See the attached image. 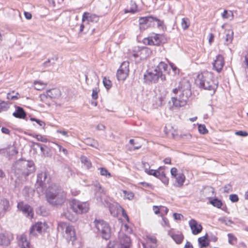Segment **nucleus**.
<instances>
[{
    "label": "nucleus",
    "instance_id": "nucleus-1",
    "mask_svg": "<svg viewBox=\"0 0 248 248\" xmlns=\"http://www.w3.org/2000/svg\"><path fill=\"white\" fill-rule=\"evenodd\" d=\"M45 193L47 201L54 205L62 204L66 199V193L55 183L49 185L45 190Z\"/></svg>",
    "mask_w": 248,
    "mask_h": 248
},
{
    "label": "nucleus",
    "instance_id": "nucleus-2",
    "mask_svg": "<svg viewBox=\"0 0 248 248\" xmlns=\"http://www.w3.org/2000/svg\"><path fill=\"white\" fill-rule=\"evenodd\" d=\"M168 65L164 62H160L152 71L147 70L144 75V82L146 83H156L160 78L162 81L166 80L165 73H168Z\"/></svg>",
    "mask_w": 248,
    "mask_h": 248
},
{
    "label": "nucleus",
    "instance_id": "nucleus-3",
    "mask_svg": "<svg viewBox=\"0 0 248 248\" xmlns=\"http://www.w3.org/2000/svg\"><path fill=\"white\" fill-rule=\"evenodd\" d=\"M195 82L200 88L212 91L213 93L218 86V83L215 80L213 74L208 71L198 75Z\"/></svg>",
    "mask_w": 248,
    "mask_h": 248
},
{
    "label": "nucleus",
    "instance_id": "nucleus-4",
    "mask_svg": "<svg viewBox=\"0 0 248 248\" xmlns=\"http://www.w3.org/2000/svg\"><path fill=\"white\" fill-rule=\"evenodd\" d=\"M182 85H183L184 87H182L181 89H180L181 92L179 96L171 97L173 106L177 108L185 106L186 104L188 96L191 94L189 82L187 80H184Z\"/></svg>",
    "mask_w": 248,
    "mask_h": 248
},
{
    "label": "nucleus",
    "instance_id": "nucleus-5",
    "mask_svg": "<svg viewBox=\"0 0 248 248\" xmlns=\"http://www.w3.org/2000/svg\"><path fill=\"white\" fill-rule=\"evenodd\" d=\"M50 178L47 171H41L37 174L36 190L39 195H43L45 190L51 185Z\"/></svg>",
    "mask_w": 248,
    "mask_h": 248
},
{
    "label": "nucleus",
    "instance_id": "nucleus-6",
    "mask_svg": "<svg viewBox=\"0 0 248 248\" xmlns=\"http://www.w3.org/2000/svg\"><path fill=\"white\" fill-rule=\"evenodd\" d=\"M57 230L62 233L65 232V237L69 240L74 241L76 239L74 227L69 223L61 222L58 224Z\"/></svg>",
    "mask_w": 248,
    "mask_h": 248
},
{
    "label": "nucleus",
    "instance_id": "nucleus-7",
    "mask_svg": "<svg viewBox=\"0 0 248 248\" xmlns=\"http://www.w3.org/2000/svg\"><path fill=\"white\" fill-rule=\"evenodd\" d=\"M155 23H156L157 26L158 28H162L163 21L156 17L153 16H148L141 17L139 19V23L141 29H145L149 27L155 26Z\"/></svg>",
    "mask_w": 248,
    "mask_h": 248
},
{
    "label": "nucleus",
    "instance_id": "nucleus-8",
    "mask_svg": "<svg viewBox=\"0 0 248 248\" xmlns=\"http://www.w3.org/2000/svg\"><path fill=\"white\" fill-rule=\"evenodd\" d=\"M131 239L129 237L123 233H120L119 235V242H110L108 248H131Z\"/></svg>",
    "mask_w": 248,
    "mask_h": 248
},
{
    "label": "nucleus",
    "instance_id": "nucleus-9",
    "mask_svg": "<svg viewBox=\"0 0 248 248\" xmlns=\"http://www.w3.org/2000/svg\"><path fill=\"white\" fill-rule=\"evenodd\" d=\"M94 223L98 232L101 235L102 237L106 240L108 239L111 234V230L108 224L100 219H95Z\"/></svg>",
    "mask_w": 248,
    "mask_h": 248
},
{
    "label": "nucleus",
    "instance_id": "nucleus-10",
    "mask_svg": "<svg viewBox=\"0 0 248 248\" xmlns=\"http://www.w3.org/2000/svg\"><path fill=\"white\" fill-rule=\"evenodd\" d=\"M70 207L74 212L78 214L86 213L89 209L88 202H81L76 199L72 200L70 202Z\"/></svg>",
    "mask_w": 248,
    "mask_h": 248
},
{
    "label": "nucleus",
    "instance_id": "nucleus-11",
    "mask_svg": "<svg viewBox=\"0 0 248 248\" xmlns=\"http://www.w3.org/2000/svg\"><path fill=\"white\" fill-rule=\"evenodd\" d=\"M48 228L47 224L46 222H38L32 226L30 233L31 235L35 236L38 233H42L45 232Z\"/></svg>",
    "mask_w": 248,
    "mask_h": 248
},
{
    "label": "nucleus",
    "instance_id": "nucleus-12",
    "mask_svg": "<svg viewBox=\"0 0 248 248\" xmlns=\"http://www.w3.org/2000/svg\"><path fill=\"white\" fill-rule=\"evenodd\" d=\"M128 66V62H124L122 63L117 73V77L119 80H124L126 78L129 73Z\"/></svg>",
    "mask_w": 248,
    "mask_h": 248
},
{
    "label": "nucleus",
    "instance_id": "nucleus-13",
    "mask_svg": "<svg viewBox=\"0 0 248 248\" xmlns=\"http://www.w3.org/2000/svg\"><path fill=\"white\" fill-rule=\"evenodd\" d=\"M163 38L162 35L155 34L154 36L144 38L143 42L145 45L159 46L162 42Z\"/></svg>",
    "mask_w": 248,
    "mask_h": 248
},
{
    "label": "nucleus",
    "instance_id": "nucleus-14",
    "mask_svg": "<svg viewBox=\"0 0 248 248\" xmlns=\"http://www.w3.org/2000/svg\"><path fill=\"white\" fill-rule=\"evenodd\" d=\"M17 208L27 217L30 218L33 217V212L32 208L30 205L24 203L23 202H20L17 204Z\"/></svg>",
    "mask_w": 248,
    "mask_h": 248
},
{
    "label": "nucleus",
    "instance_id": "nucleus-15",
    "mask_svg": "<svg viewBox=\"0 0 248 248\" xmlns=\"http://www.w3.org/2000/svg\"><path fill=\"white\" fill-rule=\"evenodd\" d=\"M188 224L193 234H198L202 232V227L196 220L191 219L189 221Z\"/></svg>",
    "mask_w": 248,
    "mask_h": 248
},
{
    "label": "nucleus",
    "instance_id": "nucleus-16",
    "mask_svg": "<svg viewBox=\"0 0 248 248\" xmlns=\"http://www.w3.org/2000/svg\"><path fill=\"white\" fill-rule=\"evenodd\" d=\"M172 176L175 179L176 186L180 187L183 186L185 180V176L181 171H170Z\"/></svg>",
    "mask_w": 248,
    "mask_h": 248
},
{
    "label": "nucleus",
    "instance_id": "nucleus-17",
    "mask_svg": "<svg viewBox=\"0 0 248 248\" xmlns=\"http://www.w3.org/2000/svg\"><path fill=\"white\" fill-rule=\"evenodd\" d=\"M224 65V58L222 56L218 55L217 56L216 59L213 63L214 68L217 72H220Z\"/></svg>",
    "mask_w": 248,
    "mask_h": 248
},
{
    "label": "nucleus",
    "instance_id": "nucleus-18",
    "mask_svg": "<svg viewBox=\"0 0 248 248\" xmlns=\"http://www.w3.org/2000/svg\"><path fill=\"white\" fill-rule=\"evenodd\" d=\"M149 175H152L159 178L165 185L169 183V179L164 171H147Z\"/></svg>",
    "mask_w": 248,
    "mask_h": 248
},
{
    "label": "nucleus",
    "instance_id": "nucleus-19",
    "mask_svg": "<svg viewBox=\"0 0 248 248\" xmlns=\"http://www.w3.org/2000/svg\"><path fill=\"white\" fill-rule=\"evenodd\" d=\"M168 234L178 244H181L184 239V236L181 232H175L170 230L168 232Z\"/></svg>",
    "mask_w": 248,
    "mask_h": 248
},
{
    "label": "nucleus",
    "instance_id": "nucleus-20",
    "mask_svg": "<svg viewBox=\"0 0 248 248\" xmlns=\"http://www.w3.org/2000/svg\"><path fill=\"white\" fill-rule=\"evenodd\" d=\"M35 145L40 148L43 156L50 157L51 156V150L47 146L40 143H35Z\"/></svg>",
    "mask_w": 248,
    "mask_h": 248
},
{
    "label": "nucleus",
    "instance_id": "nucleus-21",
    "mask_svg": "<svg viewBox=\"0 0 248 248\" xmlns=\"http://www.w3.org/2000/svg\"><path fill=\"white\" fill-rule=\"evenodd\" d=\"M9 207V202L5 199L0 201V218L3 217Z\"/></svg>",
    "mask_w": 248,
    "mask_h": 248
},
{
    "label": "nucleus",
    "instance_id": "nucleus-22",
    "mask_svg": "<svg viewBox=\"0 0 248 248\" xmlns=\"http://www.w3.org/2000/svg\"><path fill=\"white\" fill-rule=\"evenodd\" d=\"M19 246L20 248H31L30 243L28 241L26 235L22 234L19 240Z\"/></svg>",
    "mask_w": 248,
    "mask_h": 248
},
{
    "label": "nucleus",
    "instance_id": "nucleus-23",
    "mask_svg": "<svg viewBox=\"0 0 248 248\" xmlns=\"http://www.w3.org/2000/svg\"><path fill=\"white\" fill-rule=\"evenodd\" d=\"M46 93L51 99L57 98L59 97L61 95V92L59 89L53 88L46 91Z\"/></svg>",
    "mask_w": 248,
    "mask_h": 248
},
{
    "label": "nucleus",
    "instance_id": "nucleus-24",
    "mask_svg": "<svg viewBox=\"0 0 248 248\" xmlns=\"http://www.w3.org/2000/svg\"><path fill=\"white\" fill-rule=\"evenodd\" d=\"M99 17L95 15H90L89 13H84L82 16V21L87 20L89 22H97Z\"/></svg>",
    "mask_w": 248,
    "mask_h": 248
},
{
    "label": "nucleus",
    "instance_id": "nucleus-25",
    "mask_svg": "<svg viewBox=\"0 0 248 248\" xmlns=\"http://www.w3.org/2000/svg\"><path fill=\"white\" fill-rule=\"evenodd\" d=\"M26 115L23 108L20 107H16V111L13 113V115L15 117L19 119H24Z\"/></svg>",
    "mask_w": 248,
    "mask_h": 248
},
{
    "label": "nucleus",
    "instance_id": "nucleus-26",
    "mask_svg": "<svg viewBox=\"0 0 248 248\" xmlns=\"http://www.w3.org/2000/svg\"><path fill=\"white\" fill-rule=\"evenodd\" d=\"M10 243V238L6 232L0 233V245L8 246Z\"/></svg>",
    "mask_w": 248,
    "mask_h": 248
},
{
    "label": "nucleus",
    "instance_id": "nucleus-27",
    "mask_svg": "<svg viewBox=\"0 0 248 248\" xmlns=\"http://www.w3.org/2000/svg\"><path fill=\"white\" fill-rule=\"evenodd\" d=\"M203 194L207 198H211L214 195V189L211 186H206L203 190Z\"/></svg>",
    "mask_w": 248,
    "mask_h": 248
},
{
    "label": "nucleus",
    "instance_id": "nucleus-28",
    "mask_svg": "<svg viewBox=\"0 0 248 248\" xmlns=\"http://www.w3.org/2000/svg\"><path fill=\"white\" fill-rule=\"evenodd\" d=\"M40 100L42 102L45 103L46 105H47L48 106H50L51 102L52 99L50 97L48 96L47 95V93H43L40 95Z\"/></svg>",
    "mask_w": 248,
    "mask_h": 248
},
{
    "label": "nucleus",
    "instance_id": "nucleus-29",
    "mask_svg": "<svg viewBox=\"0 0 248 248\" xmlns=\"http://www.w3.org/2000/svg\"><path fill=\"white\" fill-rule=\"evenodd\" d=\"M137 11V5L135 1H131L130 3V7H127L126 9L125 10V13H134Z\"/></svg>",
    "mask_w": 248,
    "mask_h": 248
},
{
    "label": "nucleus",
    "instance_id": "nucleus-30",
    "mask_svg": "<svg viewBox=\"0 0 248 248\" xmlns=\"http://www.w3.org/2000/svg\"><path fill=\"white\" fill-rule=\"evenodd\" d=\"M233 32L232 31H228L225 34V44L228 45L232 43L233 39Z\"/></svg>",
    "mask_w": 248,
    "mask_h": 248
},
{
    "label": "nucleus",
    "instance_id": "nucleus-31",
    "mask_svg": "<svg viewBox=\"0 0 248 248\" xmlns=\"http://www.w3.org/2000/svg\"><path fill=\"white\" fill-rule=\"evenodd\" d=\"M150 52V50L148 49L147 47H144L142 48L140 51H139L137 53H134L133 56L135 57H140V59H143L144 57L143 56V55L146 53H149Z\"/></svg>",
    "mask_w": 248,
    "mask_h": 248
},
{
    "label": "nucleus",
    "instance_id": "nucleus-32",
    "mask_svg": "<svg viewBox=\"0 0 248 248\" xmlns=\"http://www.w3.org/2000/svg\"><path fill=\"white\" fill-rule=\"evenodd\" d=\"M156 239L155 236H147V243H146V247L148 248L150 246V244H153V248L155 247H156Z\"/></svg>",
    "mask_w": 248,
    "mask_h": 248
},
{
    "label": "nucleus",
    "instance_id": "nucleus-33",
    "mask_svg": "<svg viewBox=\"0 0 248 248\" xmlns=\"http://www.w3.org/2000/svg\"><path fill=\"white\" fill-rule=\"evenodd\" d=\"M81 161L84 166H86V169L88 170L91 166V162L89 159L85 156H81L80 158Z\"/></svg>",
    "mask_w": 248,
    "mask_h": 248
},
{
    "label": "nucleus",
    "instance_id": "nucleus-34",
    "mask_svg": "<svg viewBox=\"0 0 248 248\" xmlns=\"http://www.w3.org/2000/svg\"><path fill=\"white\" fill-rule=\"evenodd\" d=\"M33 84L34 86V89L37 90H43L46 86V84L38 81H34Z\"/></svg>",
    "mask_w": 248,
    "mask_h": 248
},
{
    "label": "nucleus",
    "instance_id": "nucleus-35",
    "mask_svg": "<svg viewBox=\"0 0 248 248\" xmlns=\"http://www.w3.org/2000/svg\"><path fill=\"white\" fill-rule=\"evenodd\" d=\"M122 192L124 194V199L132 200L133 199L134 194L132 192L125 190H122Z\"/></svg>",
    "mask_w": 248,
    "mask_h": 248
},
{
    "label": "nucleus",
    "instance_id": "nucleus-36",
    "mask_svg": "<svg viewBox=\"0 0 248 248\" xmlns=\"http://www.w3.org/2000/svg\"><path fill=\"white\" fill-rule=\"evenodd\" d=\"M198 242L201 247H206L209 245V243L207 241L206 236L199 238Z\"/></svg>",
    "mask_w": 248,
    "mask_h": 248
},
{
    "label": "nucleus",
    "instance_id": "nucleus-37",
    "mask_svg": "<svg viewBox=\"0 0 248 248\" xmlns=\"http://www.w3.org/2000/svg\"><path fill=\"white\" fill-rule=\"evenodd\" d=\"M190 26L189 20L187 18H183L182 19L181 26L184 30H186Z\"/></svg>",
    "mask_w": 248,
    "mask_h": 248
},
{
    "label": "nucleus",
    "instance_id": "nucleus-38",
    "mask_svg": "<svg viewBox=\"0 0 248 248\" xmlns=\"http://www.w3.org/2000/svg\"><path fill=\"white\" fill-rule=\"evenodd\" d=\"M20 163L24 167H27L30 169L32 168L33 170H34V163L31 161H20L18 162V163Z\"/></svg>",
    "mask_w": 248,
    "mask_h": 248
},
{
    "label": "nucleus",
    "instance_id": "nucleus-39",
    "mask_svg": "<svg viewBox=\"0 0 248 248\" xmlns=\"http://www.w3.org/2000/svg\"><path fill=\"white\" fill-rule=\"evenodd\" d=\"M9 108V106L8 103L0 101V112L6 111Z\"/></svg>",
    "mask_w": 248,
    "mask_h": 248
},
{
    "label": "nucleus",
    "instance_id": "nucleus-40",
    "mask_svg": "<svg viewBox=\"0 0 248 248\" xmlns=\"http://www.w3.org/2000/svg\"><path fill=\"white\" fill-rule=\"evenodd\" d=\"M211 204H212L214 206L216 207L217 208H220L222 205V202L221 201L218 200L217 199H215L210 201Z\"/></svg>",
    "mask_w": 248,
    "mask_h": 248
},
{
    "label": "nucleus",
    "instance_id": "nucleus-41",
    "mask_svg": "<svg viewBox=\"0 0 248 248\" xmlns=\"http://www.w3.org/2000/svg\"><path fill=\"white\" fill-rule=\"evenodd\" d=\"M103 83L104 86L107 89H109L111 87V82L108 79H107L106 77H104L103 80Z\"/></svg>",
    "mask_w": 248,
    "mask_h": 248
},
{
    "label": "nucleus",
    "instance_id": "nucleus-42",
    "mask_svg": "<svg viewBox=\"0 0 248 248\" xmlns=\"http://www.w3.org/2000/svg\"><path fill=\"white\" fill-rule=\"evenodd\" d=\"M229 243L231 245H234L236 243V237L231 233L228 234Z\"/></svg>",
    "mask_w": 248,
    "mask_h": 248
},
{
    "label": "nucleus",
    "instance_id": "nucleus-43",
    "mask_svg": "<svg viewBox=\"0 0 248 248\" xmlns=\"http://www.w3.org/2000/svg\"><path fill=\"white\" fill-rule=\"evenodd\" d=\"M198 130L199 132L202 134H206L208 132V130L204 124H199L198 126Z\"/></svg>",
    "mask_w": 248,
    "mask_h": 248
},
{
    "label": "nucleus",
    "instance_id": "nucleus-44",
    "mask_svg": "<svg viewBox=\"0 0 248 248\" xmlns=\"http://www.w3.org/2000/svg\"><path fill=\"white\" fill-rule=\"evenodd\" d=\"M14 93V92L13 91L12 93H8L7 94V98L8 100H17L19 98V97L18 96H14V95H13V93Z\"/></svg>",
    "mask_w": 248,
    "mask_h": 248
},
{
    "label": "nucleus",
    "instance_id": "nucleus-45",
    "mask_svg": "<svg viewBox=\"0 0 248 248\" xmlns=\"http://www.w3.org/2000/svg\"><path fill=\"white\" fill-rule=\"evenodd\" d=\"M219 220L226 225H230L232 223V221L226 218H221Z\"/></svg>",
    "mask_w": 248,
    "mask_h": 248
},
{
    "label": "nucleus",
    "instance_id": "nucleus-46",
    "mask_svg": "<svg viewBox=\"0 0 248 248\" xmlns=\"http://www.w3.org/2000/svg\"><path fill=\"white\" fill-rule=\"evenodd\" d=\"M31 121H35L41 126L44 127L45 126V125H46V124H45L44 122H43L42 121H41V120H40L39 119H36L35 118H31Z\"/></svg>",
    "mask_w": 248,
    "mask_h": 248
},
{
    "label": "nucleus",
    "instance_id": "nucleus-47",
    "mask_svg": "<svg viewBox=\"0 0 248 248\" xmlns=\"http://www.w3.org/2000/svg\"><path fill=\"white\" fill-rule=\"evenodd\" d=\"M224 192L225 193H229L232 191V186L231 185L228 184L224 186Z\"/></svg>",
    "mask_w": 248,
    "mask_h": 248
},
{
    "label": "nucleus",
    "instance_id": "nucleus-48",
    "mask_svg": "<svg viewBox=\"0 0 248 248\" xmlns=\"http://www.w3.org/2000/svg\"><path fill=\"white\" fill-rule=\"evenodd\" d=\"M183 81H182L180 82V84H179V86L178 87V88H176L175 89H173L172 90V92L175 93V94H177L178 93H180V92H181V91L180 90V89H181V88L182 87H184V85H182V82Z\"/></svg>",
    "mask_w": 248,
    "mask_h": 248
},
{
    "label": "nucleus",
    "instance_id": "nucleus-49",
    "mask_svg": "<svg viewBox=\"0 0 248 248\" xmlns=\"http://www.w3.org/2000/svg\"><path fill=\"white\" fill-rule=\"evenodd\" d=\"M230 200L233 202H237L239 199L237 195L231 194L230 195Z\"/></svg>",
    "mask_w": 248,
    "mask_h": 248
},
{
    "label": "nucleus",
    "instance_id": "nucleus-50",
    "mask_svg": "<svg viewBox=\"0 0 248 248\" xmlns=\"http://www.w3.org/2000/svg\"><path fill=\"white\" fill-rule=\"evenodd\" d=\"M143 167L144 168V170H157L154 169H150V167L149 164L146 162L142 163Z\"/></svg>",
    "mask_w": 248,
    "mask_h": 248
},
{
    "label": "nucleus",
    "instance_id": "nucleus-51",
    "mask_svg": "<svg viewBox=\"0 0 248 248\" xmlns=\"http://www.w3.org/2000/svg\"><path fill=\"white\" fill-rule=\"evenodd\" d=\"M235 134L238 136L246 137L248 135V133L246 131H238L235 132Z\"/></svg>",
    "mask_w": 248,
    "mask_h": 248
},
{
    "label": "nucleus",
    "instance_id": "nucleus-52",
    "mask_svg": "<svg viewBox=\"0 0 248 248\" xmlns=\"http://www.w3.org/2000/svg\"><path fill=\"white\" fill-rule=\"evenodd\" d=\"M9 153L10 155H16L18 152L15 147H13L11 150H9Z\"/></svg>",
    "mask_w": 248,
    "mask_h": 248
},
{
    "label": "nucleus",
    "instance_id": "nucleus-53",
    "mask_svg": "<svg viewBox=\"0 0 248 248\" xmlns=\"http://www.w3.org/2000/svg\"><path fill=\"white\" fill-rule=\"evenodd\" d=\"M173 216L175 220H181L183 217V216L182 214L178 213H174Z\"/></svg>",
    "mask_w": 248,
    "mask_h": 248
},
{
    "label": "nucleus",
    "instance_id": "nucleus-54",
    "mask_svg": "<svg viewBox=\"0 0 248 248\" xmlns=\"http://www.w3.org/2000/svg\"><path fill=\"white\" fill-rule=\"evenodd\" d=\"M92 97L94 99H96L98 98V92L97 91V89H93Z\"/></svg>",
    "mask_w": 248,
    "mask_h": 248
},
{
    "label": "nucleus",
    "instance_id": "nucleus-55",
    "mask_svg": "<svg viewBox=\"0 0 248 248\" xmlns=\"http://www.w3.org/2000/svg\"><path fill=\"white\" fill-rule=\"evenodd\" d=\"M162 225L163 226H169V222L168 219L166 217H163L162 218Z\"/></svg>",
    "mask_w": 248,
    "mask_h": 248
},
{
    "label": "nucleus",
    "instance_id": "nucleus-56",
    "mask_svg": "<svg viewBox=\"0 0 248 248\" xmlns=\"http://www.w3.org/2000/svg\"><path fill=\"white\" fill-rule=\"evenodd\" d=\"M87 144L94 147H96V145H97L96 141L94 140H92V142H90V140H87Z\"/></svg>",
    "mask_w": 248,
    "mask_h": 248
},
{
    "label": "nucleus",
    "instance_id": "nucleus-57",
    "mask_svg": "<svg viewBox=\"0 0 248 248\" xmlns=\"http://www.w3.org/2000/svg\"><path fill=\"white\" fill-rule=\"evenodd\" d=\"M170 65H171V68H172V70L173 71V72H174V73L175 74H179V70L177 68V67L176 66H175L174 64H170Z\"/></svg>",
    "mask_w": 248,
    "mask_h": 248
},
{
    "label": "nucleus",
    "instance_id": "nucleus-58",
    "mask_svg": "<svg viewBox=\"0 0 248 248\" xmlns=\"http://www.w3.org/2000/svg\"><path fill=\"white\" fill-rule=\"evenodd\" d=\"M100 174L101 175L105 176L108 178H109L111 176L108 171H100Z\"/></svg>",
    "mask_w": 248,
    "mask_h": 248
},
{
    "label": "nucleus",
    "instance_id": "nucleus-59",
    "mask_svg": "<svg viewBox=\"0 0 248 248\" xmlns=\"http://www.w3.org/2000/svg\"><path fill=\"white\" fill-rule=\"evenodd\" d=\"M59 150L60 152H62L63 154H65V155H67L68 154L67 150L66 149L62 147V146H59Z\"/></svg>",
    "mask_w": 248,
    "mask_h": 248
},
{
    "label": "nucleus",
    "instance_id": "nucleus-60",
    "mask_svg": "<svg viewBox=\"0 0 248 248\" xmlns=\"http://www.w3.org/2000/svg\"><path fill=\"white\" fill-rule=\"evenodd\" d=\"M37 139L39 141H41L42 142H46L47 140L46 138H43L41 135H37Z\"/></svg>",
    "mask_w": 248,
    "mask_h": 248
},
{
    "label": "nucleus",
    "instance_id": "nucleus-61",
    "mask_svg": "<svg viewBox=\"0 0 248 248\" xmlns=\"http://www.w3.org/2000/svg\"><path fill=\"white\" fill-rule=\"evenodd\" d=\"M24 16L26 19H31L32 17V15L30 13L24 12Z\"/></svg>",
    "mask_w": 248,
    "mask_h": 248
},
{
    "label": "nucleus",
    "instance_id": "nucleus-62",
    "mask_svg": "<svg viewBox=\"0 0 248 248\" xmlns=\"http://www.w3.org/2000/svg\"><path fill=\"white\" fill-rule=\"evenodd\" d=\"M94 186L95 187V190H96V191H97V190L100 191L101 190V186H100V184L96 182L94 184Z\"/></svg>",
    "mask_w": 248,
    "mask_h": 248
},
{
    "label": "nucleus",
    "instance_id": "nucleus-63",
    "mask_svg": "<svg viewBox=\"0 0 248 248\" xmlns=\"http://www.w3.org/2000/svg\"><path fill=\"white\" fill-rule=\"evenodd\" d=\"M1 130V132L4 134H9L10 133V130L8 128L4 127H2Z\"/></svg>",
    "mask_w": 248,
    "mask_h": 248
},
{
    "label": "nucleus",
    "instance_id": "nucleus-64",
    "mask_svg": "<svg viewBox=\"0 0 248 248\" xmlns=\"http://www.w3.org/2000/svg\"><path fill=\"white\" fill-rule=\"evenodd\" d=\"M153 210L155 214H158L159 213L160 209L157 206H154L153 207Z\"/></svg>",
    "mask_w": 248,
    "mask_h": 248
}]
</instances>
